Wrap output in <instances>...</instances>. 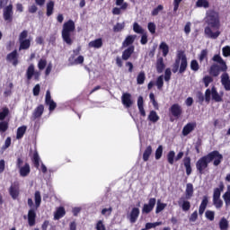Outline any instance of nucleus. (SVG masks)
<instances>
[{
  "label": "nucleus",
  "instance_id": "1",
  "mask_svg": "<svg viewBox=\"0 0 230 230\" xmlns=\"http://www.w3.org/2000/svg\"><path fill=\"white\" fill-rule=\"evenodd\" d=\"M224 161V155L218 150H214L206 155H203L196 162V170L199 175H203L208 170L209 163H213V166H220Z\"/></svg>",
  "mask_w": 230,
  "mask_h": 230
},
{
  "label": "nucleus",
  "instance_id": "2",
  "mask_svg": "<svg viewBox=\"0 0 230 230\" xmlns=\"http://www.w3.org/2000/svg\"><path fill=\"white\" fill-rule=\"evenodd\" d=\"M206 24L207 27L204 29V33L208 39L217 40L220 37V16L215 13L210 12L207 14Z\"/></svg>",
  "mask_w": 230,
  "mask_h": 230
},
{
  "label": "nucleus",
  "instance_id": "3",
  "mask_svg": "<svg viewBox=\"0 0 230 230\" xmlns=\"http://www.w3.org/2000/svg\"><path fill=\"white\" fill-rule=\"evenodd\" d=\"M75 30H76V26L73 20H68L63 24L61 37L67 46H73V42H75Z\"/></svg>",
  "mask_w": 230,
  "mask_h": 230
},
{
  "label": "nucleus",
  "instance_id": "4",
  "mask_svg": "<svg viewBox=\"0 0 230 230\" xmlns=\"http://www.w3.org/2000/svg\"><path fill=\"white\" fill-rule=\"evenodd\" d=\"M213 62H216L217 64H213L210 66L209 75L212 76H218L220 75V72L226 73L227 72V64L225 62L224 58L218 54L214 55L212 58Z\"/></svg>",
  "mask_w": 230,
  "mask_h": 230
},
{
  "label": "nucleus",
  "instance_id": "5",
  "mask_svg": "<svg viewBox=\"0 0 230 230\" xmlns=\"http://www.w3.org/2000/svg\"><path fill=\"white\" fill-rule=\"evenodd\" d=\"M186 69H188V58H186L184 53L178 54L172 65V73L179 71L180 75H182V73H186Z\"/></svg>",
  "mask_w": 230,
  "mask_h": 230
},
{
  "label": "nucleus",
  "instance_id": "6",
  "mask_svg": "<svg viewBox=\"0 0 230 230\" xmlns=\"http://www.w3.org/2000/svg\"><path fill=\"white\" fill-rule=\"evenodd\" d=\"M211 98L213 102L216 103H220V102H224V93H218L216 86H212L211 89L208 88L205 91V102L209 103L211 102Z\"/></svg>",
  "mask_w": 230,
  "mask_h": 230
},
{
  "label": "nucleus",
  "instance_id": "7",
  "mask_svg": "<svg viewBox=\"0 0 230 230\" xmlns=\"http://www.w3.org/2000/svg\"><path fill=\"white\" fill-rule=\"evenodd\" d=\"M224 182L219 183V187L214 189L213 192V205L215 206L216 209H221V208L224 207V201L220 199V196L222 195V191H224Z\"/></svg>",
  "mask_w": 230,
  "mask_h": 230
},
{
  "label": "nucleus",
  "instance_id": "8",
  "mask_svg": "<svg viewBox=\"0 0 230 230\" xmlns=\"http://www.w3.org/2000/svg\"><path fill=\"white\" fill-rule=\"evenodd\" d=\"M19 51L30 49L31 47V38H28V31L23 30L18 37Z\"/></svg>",
  "mask_w": 230,
  "mask_h": 230
},
{
  "label": "nucleus",
  "instance_id": "9",
  "mask_svg": "<svg viewBox=\"0 0 230 230\" xmlns=\"http://www.w3.org/2000/svg\"><path fill=\"white\" fill-rule=\"evenodd\" d=\"M3 18L5 22H12L13 21V4H10L4 8Z\"/></svg>",
  "mask_w": 230,
  "mask_h": 230
},
{
  "label": "nucleus",
  "instance_id": "10",
  "mask_svg": "<svg viewBox=\"0 0 230 230\" xmlns=\"http://www.w3.org/2000/svg\"><path fill=\"white\" fill-rule=\"evenodd\" d=\"M169 112L172 114V118L179 119L182 116V106L179 103H174L169 108Z\"/></svg>",
  "mask_w": 230,
  "mask_h": 230
},
{
  "label": "nucleus",
  "instance_id": "11",
  "mask_svg": "<svg viewBox=\"0 0 230 230\" xmlns=\"http://www.w3.org/2000/svg\"><path fill=\"white\" fill-rule=\"evenodd\" d=\"M45 104L49 106V112H53L57 109V102L51 98V92L49 90L46 92Z\"/></svg>",
  "mask_w": 230,
  "mask_h": 230
},
{
  "label": "nucleus",
  "instance_id": "12",
  "mask_svg": "<svg viewBox=\"0 0 230 230\" xmlns=\"http://www.w3.org/2000/svg\"><path fill=\"white\" fill-rule=\"evenodd\" d=\"M9 195H11L13 200L19 199V195H21L19 182H14L10 186Z\"/></svg>",
  "mask_w": 230,
  "mask_h": 230
},
{
  "label": "nucleus",
  "instance_id": "13",
  "mask_svg": "<svg viewBox=\"0 0 230 230\" xmlns=\"http://www.w3.org/2000/svg\"><path fill=\"white\" fill-rule=\"evenodd\" d=\"M122 105L126 107V109H130L132 105H134V101H132V94L129 93H124L121 96Z\"/></svg>",
  "mask_w": 230,
  "mask_h": 230
},
{
  "label": "nucleus",
  "instance_id": "14",
  "mask_svg": "<svg viewBox=\"0 0 230 230\" xmlns=\"http://www.w3.org/2000/svg\"><path fill=\"white\" fill-rule=\"evenodd\" d=\"M156 202L157 199H155V198L149 199L148 204H144L142 213H146V215H148V213H152V211H154V208H155Z\"/></svg>",
  "mask_w": 230,
  "mask_h": 230
},
{
  "label": "nucleus",
  "instance_id": "15",
  "mask_svg": "<svg viewBox=\"0 0 230 230\" xmlns=\"http://www.w3.org/2000/svg\"><path fill=\"white\" fill-rule=\"evenodd\" d=\"M178 205L181 208L182 211H190L191 209V203L185 197H181Z\"/></svg>",
  "mask_w": 230,
  "mask_h": 230
},
{
  "label": "nucleus",
  "instance_id": "16",
  "mask_svg": "<svg viewBox=\"0 0 230 230\" xmlns=\"http://www.w3.org/2000/svg\"><path fill=\"white\" fill-rule=\"evenodd\" d=\"M7 62H12L13 66H17L19 64V53L17 49H14L6 56Z\"/></svg>",
  "mask_w": 230,
  "mask_h": 230
},
{
  "label": "nucleus",
  "instance_id": "17",
  "mask_svg": "<svg viewBox=\"0 0 230 230\" xmlns=\"http://www.w3.org/2000/svg\"><path fill=\"white\" fill-rule=\"evenodd\" d=\"M197 128V122H189L182 128V136H189Z\"/></svg>",
  "mask_w": 230,
  "mask_h": 230
},
{
  "label": "nucleus",
  "instance_id": "18",
  "mask_svg": "<svg viewBox=\"0 0 230 230\" xmlns=\"http://www.w3.org/2000/svg\"><path fill=\"white\" fill-rule=\"evenodd\" d=\"M183 166L185 168L186 175H191V172H193V170L191 169V157L185 156L183 158Z\"/></svg>",
  "mask_w": 230,
  "mask_h": 230
},
{
  "label": "nucleus",
  "instance_id": "19",
  "mask_svg": "<svg viewBox=\"0 0 230 230\" xmlns=\"http://www.w3.org/2000/svg\"><path fill=\"white\" fill-rule=\"evenodd\" d=\"M139 208H133L129 213V222L130 224H136L137 222V218H139Z\"/></svg>",
  "mask_w": 230,
  "mask_h": 230
},
{
  "label": "nucleus",
  "instance_id": "20",
  "mask_svg": "<svg viewBox=\"0 0 230 230\" xmlns=\"http://www.w3.org/2000/svg\"><path fill=\"white\" fill-rule=\"evenodd\" d=\"M27 218H28L29 226L31 227H33V226H35V220L37 219V213L35 212V210L33 208H31L28 211Z\"/></svg>",
  "mask_w": 230,
  "mask_h": 230
},
{
  "label": "nucleus",
  "instance_id": "21",
  "mask_svg": "<svg viewBox=\"0 0 230 230\" xmlns=\"http://www.w3.org/2000/svg\"><path fill=\"white\" fill-rule=\"evenodd\" d=\"M43 114H44V104H40L34 109V111L32 112V119H39V118H41Z\"/></svg>",
  "mask_w": 230,
  "mask_h": 230
},
{
  "label": "nucleus",
  "instance_id": "22",
  "mask_svg": "<svg viewBox=\"0 0 230 230\" xmlns=\"http://www.w3.org/2000/svg\"><path fill=\"white\" fill-rule=\"evenodd\" d=\"M208 204H209V198L208 196H204L199 208V215L200 217L204 215V211H206V208H208Z\"/></svg>",
  "mask_w": 230,
  "mask_h": 230
},
{
  "label": "nucleus",
  "instance_id": "23",
  "mask_svg": "<svg viewBox=\"0 0 230 230\" xmlns=\"http://www.w3.org/2000/svg\"><path fill=\"white\" fill-rule=\"evenodd\" d=\"M156 72L158 74L163 73V71H164V69H166V65L164 64V58H163V57H160L156 59Z\"/></svg>",
  "mask_w": 230,
  "mask_h": 230
},
{
  "label": "nucleus",
  "instance_id": "24",
  "mask_svg": "<svg viewBox=\"0 0 230 230\" xmlns=\"http://www.w3.org/2000/svg\"><path fill=\"white\" fill-rule=\"evenodd\" d=\"M135 47L134 45H131L128 47L123 52H122V60H128L130 57L134 54Z\"/></svg>",
  "mask_w": 230,
  "mask_h": 230
},
{
  "label": "nucleus",
  "instance_id": "25",
  "mask_svg": "<svg viewBox=\"0 0 230 230\" xmlns=\"http://www.w3.org/2000/svg\"><path fill=\"white\" fill-rule=\"evenodd\" d=\"M31 169L30 168V164L25 163L22 167L19 169V173L21 177H28L30 175Z\"/></svg>",
  "mask_w": 230,
  "mask_h": 230
},
{
  "label": "nucleus",
  "instance_id": "26",
  "mask_svg": "<svg viewBox=\"0 0 230 230\" xmlns=\"http://www.w3.org/2000/svg\"><path fill=\"white\" fill-rule=\"evenodd\" d=\"M193 193H194L193 184L187 183L186 190H185V199H187V200H190V199L193 197Z\"/></svg>",
  "mask_w": 230,
  "mask_h": 230
},
{
  "label": "nucleus",
  "instance_id": "27",
  "mask_svg": "<svg viewBox=\"0 0 230 230\" xmlns=\"http://www.w3.org/2000/svg\"><path fill=\"white\" fill-rule=\"evenodd\" d=\"M89 48H95L96 49H100L102 46H103V40L102 38L92 40L88 44Z\"/></svg>",
  "mask_w": 230,
  "mask_h": 230
},
{
  "label": "nucleus",
  "instance_id": "28",
  "mask_svg": "<svg viewBox=\"0 0 230 230\" xmlns=\"http://www.w3.org/2000/svg\"><path fill=\"white\" fill-rule=\"evenodd\" d=\"M26 130H28L27 126H22L17 128L16 131V139H22L24 137V135L26 134Z\"/></svg>",
  "mask_w": 230,
  "mask_h": 230
},
{
  "label": "nucleus",
  "instance_id": "29",
  "mask_svg": "<svg viewBox=\"0 0 230 230\" xmlns=\"http://www.w3.org/2000/svg\"><path fill=\"white\" fill-rule=\"evenodd\" d=\"M35 75V65L31 64L26 71V78L30 82L33 78V75Z\"/></svg>",
  "mask_w": 230,
  "mask_h": 230
},
{
  "label": "nucleus",
  "instance_id": "30",
  "mask_svg": "<svg viewBox=\"0 0 230 230\" xmlns=\"http://www.w3.org/2000/svg\"><path fill=\"white\" fill-rule=\"evenodd\" d=\"M66 217V208L59 207L54 214L55 220H60V218Z\"/></svg>",
  "mask_w": 230,
  "mask_h": 230
},
{
  "label": "nucleus",
  "instance_id": "31",
  "mask_svg": "<svg viewBox=\"0 0 230 230\" xmlns=\"http://www.w3.org/2000/svg\"><path fill=\"white\" fill-rule=\"evenodd\" d=\"M136 40V36L128 35L124 41L122 42L123 48H128V46H132L134 44V41Z\"/></svg>",
  "mask_w": 230,
  "mask_h": 230
},
{
  "label": "nucleus",
  "instance_id": "32",
  "mask_svg": "<svg viewBox=\"0 0 230 230\" xmlns=\"http://www.w3.org/2000/svg\"><path fill=\"white\" fill-rule=\"evenodd\" d=\"M152 146H147L143 153V162L146 163L150 159V155H152Z\"/></svg>",
  "mask_w": 230,
  "mask_h": 230
},
{
  "label": "nucleus",
  "instance_id": "33",
  "mask_svg": "<svg viewBox=\"0 0 230 230\" xmlns=\"http://www.w3.org/2000/svg\"><path fill=\"white\" fill-rule=\"evenodd\" d=\"M34 201H35L36 209H39V208H40V204L42 202V197L40 196V191H39V190L35 191Z\"/></svg>",
  "mask_w": 230,
  "mask_h": 230
},
{
  "label": "nucleus",
  "instance_id": "34",
  "mask_svg": "<svg viewBox=\"0 0 230 230\" xmlns=\"http://www.w3.org/2000/svg\"><path fill=\"white\" fill-rule=\"evenodd\" d=\"M147 119L151 121V123H157V121H159V115H157V111H151L147 117Z\"/></svg>",
  "mask_w": 230,
  "mask_h": 230
},
{
  "label": "nucleus",
  "instance_id": "35",
  "mask_svg": "<svg viewBox=\"0 0 230 230\" xmlns=\"http://www.w3.org/2000/svg\"><path fill=\"white\" fill-rule=\"evenodd\" d=\"M54 10H55V2L49 1V3H47V13H46L47 17H51V15H53Z\"/></svg>",
  "mask_w": 230,
  "mask_h": 230
},
{
  "label": "nucleus",
  "instance_id": "36",
  "mask_svg": "<svg viewBox=\"0 0 230 230\" xmlns=\"http://www.w3.org/2000/svg\"><path fill=\"white\" fill-rule=\"evenodd\" d=\"M10 115V109L6 106L2 108V111H0V121H4L6 118Z\"/></svg>",
  "mask_w": 230,
  "mask_h": 230
},
{
  "label": "nucleus",
  "instance_id": "37",
  "mask_svg": "<svg viewBox=\"0 0 230 230\" xmlns=\"http://www.w3.org/2000/svg\"><path fill=\"white\" fill-rule=\"evenodd\" d=\"M223 200L225 201L226 208L230 206V185L227 186V190L223 194Z\"/></svg>",
  "mask_w": 230,
  "mask_h": 230
},
{
  "label": "nucleus",
  "instance_id": "38",
  "mask_svg": "<svg viewBox=\"0 0 230 230\" xmlns=\"http://www.w3.org/2000/svg\"><path fill=\"white\" fill-rule=\"evenodd\" d=\"M32 163L35 168L39 169L40 167V156H39V152L37 151L33 153Z\"/></svg>",
  "mask_w": 230,
  "mask_h": 230
},
{
  "label": "nucleus",
  "instance_id": "39",
  "mask_svg": "<svg viewBox=\"0 0 230 230\" xmlns=\"http://www.w3.org/2000/svg\"><path fill=\"white\" fill-rule=\"evenodd\" d=\"M219 229L220 230H228L229 229V221L226 217H222L219 221Z\"/></svg>",
  "mask_w": 230,
  "mask_h": 230
},
{
  "label": "nucleus",
  "instance_id": "40",
  "mask_svg": "<svg viewBox=\"0 0 230 230\" xmlns=\"http://www.w3.org/2000/svg\"><path fill=\"white\" fill-rule=\"evenodd\" d=\"M145 80H146V75L145 74V71L139 72V74L137 76V84L138 85H143V84H145Z\"/></svg>",
  "mask_w": 230,
  "mask_h": 230
},
{
  "label": "nucleus",
  "instance_id": "41",
  "mask_svg": "<svg viewBox=\"0 0 230 230\" xmlns=\"http://www.w3.org/2000/svg\"><path fill=\"white\" fill-rule=\"evenodd\" d=\"M160 49H162L163 57H167L168 53H170V47H168V44L166 42L163 41L160 46Z\"/></svg>",
  "mask_w": 230,
  "mask_h": 230
},
{
  "label": "nucleus",
  "instance_id": "42",
  "mask_svg": "<svg viewBox=\"0 0 230 230\" xmlns=\"http://www.w3.org/2000/svg\"><path fill=\"white\" fill-rule=\"evenodd\" d=\"M10 127V123L8 122V120H1L0 121V134H4V132H6V130H8Z\"/></svg>",
  "mask_w": 230,
  "mask_h": 230
},
{
  "label": "nucleus",
  "instance_id": "43",
  "mask_svg": "<svg viewBox=\"0 0 230 230\" xmlns=\"http://www.w3.org/2000/svg\"><path fill=\"white\" fill-rule=\"evenodd\" d=\"M209 7V1L208 0H198L196 2L195 8H208Z\"/></svg>",
  "mask_w": 230,
  "mask_h": 230
},
{
  "label": "nucleus",
  "instance_id": "44",
  "mask_svg": "<svg viewBox=\"0 0 230 230\" xmlns=\"http://www.w3.org/2000/svg\"><path fill=\"white\" fill-rule=\"evenodd\" d=\"M155 85L158 89V91H161L163 87L164 86V75H159L156 79Z\"/></svg>",
  "mask_w": 230,
  "mask_h": 230
},
{
  "label": "nucleus",
  "instance_id": "45",
  "mask_svg": "<svg viewBox=\"0 0 230 230\" xmlns=\"http://www.w3.org/2000/svg\"><path fill=\"white\" fill-rule=\"evenodd\" d=\"M123 30H125V22H118L116 25L113 26L114 33H119V31H123Z\"/></svg>",
  "mask_w": 230,
  "mask_h": 230
},
{
  "label": "nucleus",
  "instance_id": "46",
  "mask_svg": "<svg viewBox=\"0 0 230 230\" xmlns=\"http://www.w3.org/2000/svg\"><path fill=\"white\" fill-rule=\"evenodd\" d=\"M167 162L169 164H173V163H175V151H170L167 154Z\"/></svg>",
  "mask_w": 230,
  "mask_h": 230
},
{
  "label": "nucleus",
  "instance_id": "47",
  "mask_svg": "<svg viewBox=\"0 0 230 230\" xmlns=\"http://www.w3.org/2000/svg\"><path fill=\"white\" fill-rule=\"evenodd\" d=\"M155 157L156 159V161H159V159H161V157H163V146H158V147L155 150Z\"/></svg>",
  "mask_w": 230,
  "mask_h": 230
},
{
  "label": "nucleus",
  "instance_id": "48",
  "mask_svg": "<svg viewBox=\"0 0 230 230\" xmlns=\"http://www.w3.org/2000/svg\"><path fill=\"white\" fill-rule=\"evenodd\" d=\"M165 208H166V204L161 203V199H158L156 204L155 213L156 214L161 213V211H163Z\"/></svg>",
  "mask_w": 230,
  "mask_h": 230
},
{
  "label": "nucleus",
  "instance_id": "49",
  "mask_svg": "<svg viewBox=\"0 0 230 230\" xmlns=\"http://www.w3.org/2000/svg\"><path fill=\"white\" fill-rule=\"evenodd\" d=\"M190 69L195 73L199 71V69H200V66H199V61H197L196 59H192L190 61Z\"/></svg>",
  "mask_w": 230,
  "mask_h": 230
},
{
  "label": "nucleus",
  "instance_id": "50",
  "mask_svg": "<svg viewBox=\"0 0 230 230\" xmlns=\"http://www.w3.org/2000/svg\"><path fill=\"white\" fill-rule=\"evenodd\" d=\"M133 31H135V33H145V30H143V27H141L137 22H134Z\"/></svg>",
  "mask_w": 230,
  "mask_h": 230
},
{
  "label": "nucleus",
  "instance_id": "51",
  "mask_svg": "<svg viewBox=\"0 0 230 230\" xmlns=\"http://www.w3.org/2000/svg\"><path fill=\"white\" fill-rule=\"evenodd\" d=\"M163 10H164V6H163V4H159L152 11L151 15H153V17H155V15H159V12H163Z\"/></svg>",
  "mask_w": 230,
  "mask_h": 230
},
{
  "label": "nucleus",
  "instance_id": "52",
  "mask_svg": "<svg viewBox=\"0 0 230 230\" xmlns=\"http://www.w3.org/2000/svg\"><path fill=\"white\" fill-rule=\"evenodd\" d=\"M46 66H48V61L46 59H40L38 62V68L40 71L46 69Z\"/></svg>",
  "mask_w": 230,
  "mask_h": 230
},
{
  "label": "nucleus",
  "instance_id": "53",
  "mask_svg": "<svg viewBox=\"0 0 230 230\" xmlns=\"http://www.w3.org/2000/svg\"><path fill=\"white\" fill-rule=\"evenodd\" d=\"M205 217L206 218H208V220H210V222H213V220H215V211L207 210L205 213Z\"/></svg>",
  "mask_w": 230,
  "mask_h": 230
},
{
  "label": "nucleus",
  "instance_id": "54",
  "mask_svg": "<svg viewBox=\"0 0 230 230\" xmlns=\"http://www.w3.org/2000/svg\"><path fill=\"white\" fill-rule=\"evenodd\" d=\"M213 82V77L206 75L203 77V83L205 87H209V84Z\"/></svg>",
  "mask_w": 230,
  "mask_h": 230
},
{
  "label": "nucleus",
  "instance_id": "55",
  "mask_svg": "<svg viewBox=\"0 0 230 230\" xmlns=\"http://www.w3.org/2000/svg\"><path fill=\"white\" fill-rule=\"evenodd\" d=\"M205 58H208V49L201 50L199 57V62H204Z\"/></svg>",
  "mask_w": 230,
  "mask_h": 230
},
{
  "label": "nucleus",
  "instance_id": "56",
  "mask_svg": "<svg viewBox=\"0 0 230 230\" xmlns=\"http://www.w3.org/2000/svg\"><path fill=\"white\" fill-rule=\"evenodd\" d=\"M161 222H155V223H146V229H154L155 227H157V226H161Z\"/></svg>",
  "mask_w": 230,
  "mask_h": 230
},
{
  "label": "nucleus",
  "instance_id": "57",
  "mask_svg": "<svg viewBox=\"0 0 230 230\" xmlns=\"http://www.w3.org/2000/svg\"><path fill=\"white\" fill-rule=\"evenodd\" d=\"M171 78H172V70L170 68H166L164 72L165 82H170Z\"/></svg>",
  "mask_w": 230,
  "mask_h": 230
},
{
  "label": "nucleus",
  "instance_id": "58",
  "mask_svg": "<svg viewBox=\"0 0 230 230\" xmlns=\"http://www.w3.org/2000/svg\"><path fill=\"white\" fill-rule=\"evenodd\" d=\"M229 80H230L229 79V74H227L226 72L224 74H222V75H221V84H222V85L226 84V82L229 81Z\"/></svg>",
  "mask_w": 230,
  "mask_h": 230
},
{
  "label": "nucleus",
  "instance_id": "59",
  "mask_svg": "<svg viewBox=\"0 0 230 230\" xmlns=\"http://www.w3.org/2000/svg\"><path fill=\"white\" fill-rule=\"evenodd\" d=\"M197 218H199V212L195 210L190 217V222H197Z\"/></svg>",
  "mask_w": 230,
  "mask_h": 230
},
{
  "label": "nucleus",
  "instance_id": "60",
  "mask_svg": "<svg viewBox=\"0 0 230 230\" xmlns=\"http://www.w3.org/2000/svg\"><path fill=\"white\" fill-rule=\"evenodd\" d=\"M182 3V0H173V13H177V10H179V6Z\"/></svg>",
  "mask_w": 230,
  "mask_h": 230
},
{
  "label": "nucleus",
  "instance_id": "61",
  "mask_svg": "<svg viewBox=\"0 0 230 230\" xmlns=\"http://www.w3.org/2000/svg\"><path fill=\"white\" fill-rule=\"evenodd\" d=\"M95 229L96 230H106L103 221L99 220L96 224Z\"/></svg>",
  "mask_w": 230,
  "mask_h": 230
},
{
  "label": "nucleus",
  "instance_id": "62",
  "mask_svg": "<svg viewBox=\"0 0 230 230\" xmlns=\"http://www.w3.org/2000/svg\"><path fill=\"white\" fill-rule=\"evenodd\" d=\"M37 10H39V7L35 4L28 7L29 13H37Z\"/></svg>",
  "mask_w": 230,
  "mask_h": 230
},
{
  "label": "nucleus",
  "instance_id": "63",
  "mask_svg": "<svg viewBox=\"0 0 230 230\" xmlns=\"http://www.w3.org/2000/svg\"><path fill=\"white\" fill-rule=\"evenodd\" d=\"M155 28H156L155 23H154V22H149L147 24V29L149 30L150 33H152V34L155 33Z\"/></svg>",
  "mask_w": 230,
  "mask_h": 230
},
{
  "label": "nucleus",
  "instance_id": "64",
  "mask_svg": "<svg viewBox=\"0 0 230 230\" xmlns=\"http://www.w3.org/2000/svg\"><path fill=\"white\" fill-rule=\"evenodd\" d=\"M222 51H223V56L230 57V47L229 46L224 47Z\"/></svg>",
  "mask_w": 230,
  "mask_h": 230
}]
</instances>
